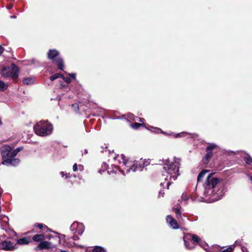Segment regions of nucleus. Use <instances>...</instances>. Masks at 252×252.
<instances>
[{"label": "nucleus", "instance_id": "nucleus-1", "mask_svg": "<svg viewBox=\"0 0 252 252\" xmlns=\"http://www.w3.org/2000/svg\"><path fill=\"white\" fill-rule=\"evenodd\" d=\"M181 159L179 158H174L173 161L170 162L169 159L159 160L158 164L163 165L162 171V176L164 177L165 181H167L166 186L168 189L173 181L176 180L179 176V168L181 165Z\"/></svg>", "mask_w": 252, "mask_h": 252}, {"label": "nucleus", "instance_id": "nucleus-2", "mask_svg": "<svg viewBox=\"0 0 252 252\" xmlns=\"http://www.w3.org/2000/svg\"><path fill=\"white\" fill-rule=\"evenodd\" d=\"M213 175L210 173L207 177L204 185V195L212 196V200L216 201L220 199L224 195L225 189L220 180L214 177Z\"/></svg>", "mask_w": 252, "mask_h": 252}, {"label": "nucleus", "instance_id": "nucleus-3", "mask_svg": "<svg viewBox=\"0 0 252 252\" xmlns=\"http://www.w3.org/2000/svg\"><path fill=\"white\" fill-rule=\"evenodd\" d=\"M35 133L41 136H45L51 134L53 126L48 121H41L37 123L33 127Z\"/></svg>", "mask_w": 252, "mask_h": 252}, {"label": "nucleus", "instance_id": "nucleus-4", "mask_svg": "<svg viewBox=\"0 0 252 252\" xmlns=\"http://www.w3.org/2000/svg\"><path fill=\"white\" fill-rule=\"evenodd\" d=\"M19 73L20 68L14 63H12L10 66H3L0 72L2 76L11 77L15 82L17 81Z\"/></svg>", "mask_w": 252, "mask_h": 252}, {"label": "nucleus", "instance_id": "nucleus-5", "mask_svg": "<svg viewBox=\"0 0 252 252\" xmlns=\"http://www.w3.org/2000/svg\"><path fill=\"white\" fill-rule=\"evenodd\" d=\"M45 239L46 236L43 233L35 234L32 237V240L34 242L39 243V244L34 249L35 251L49 250L52 248V243L45 241Z\"/></svg>", "mask_w": 252, "mask_h": 252}, {"label": "nucleus", "instance_id": "nucleus-6", "mask_svg": "<svg viewBox=\"0 0 252 252\" xmlns=\"http://www.w3.org/2000/svg\"><path fill=\"white\" fill-rule=\"evenodd\" d=\"M47 58L57 65L59 69L63 70V60L60 57V53L57 50L50 49L47 53Z\"/></svg>", "mask_w": 252, "mask_h": 252}, {"label": "nucleus", "instance_id": "nucleus-7", "mask_svg": "<svg viewBox=\"0 0 252 252\" xmlns=\"http://www.w3.org/2000/svg\"><path fill=\"white\" fill-rule=\"evenodd\" d=\"M219 149V146L215 143H208L206 148V154L202 159L203 163L207 164L213 157V153L215 151H218Z\"/></svg>", "mask_w": 252, "mask_h": 252}, {"label": "nucleus", "instance_id": "nucleus-8", "mask_svg": "<svg viewBox=\"0 0 252 252\" xmlns=\"http://www.w3.org/2000/svg\"><path fill=\"white\" fill-rule=\"evenodd\" d=\"M200 239L196 235L187 234L184 237L185 247L189 250L192 249L195 247V243L199 244Z\"/></svg>", "mask_w": 252, "mask_h": 252}, {"label": "nucleus", "instance_id": "nucleus-9", "mask_svg": "<svg viewBox=\"0 0 252 252\" xmlns=\"http://www.w3.org/2000/svg\"><path fill=\"white\" fill-rule=\"evenodd\" d=\"M129 166L130 167L127 169V173L130 172V171L136 172V171H143L145 167H143V162H141V160L138 163V161H132L131 160L129 161L127 158V166Z\"/></svg>", "mask_w": 252, "mask_h": 252}, {"label": "nucleus", "instance_id": "nucleus-10", "mask_svg": "<svg viewBox=\"0 0 252 252\" xmlns=\"http://www.w3.org/2000/svg\"><path fill=\"white\" fill-rule=\"evenodd\" d=\"M1 157L3 161H6L7 159H11L16 156L13 155L12 148L9 146H4L1 150Z\"/></svg>", "mask_w": 252, "mask_h": 252}, {"label": "nucleus", "instance_id": "nucleus-11", "mask_svg": "<svg viewBox=\"0 0 252 252\" xmlns=\"http://www.w3.org/2000/svg\"><path fill=\"white\" fill-rule=\"evenodd\" d=\"M160 133H162L165 135L167 136H173L174 138H179V137H186L187 138H194L195 136H196V134L195 133H188L186 132H182L179 133H174L173 132H171L170 133H167L166 132H164L161 130V131L160 132Z\"/></svg>", "mask_w": 252, "mask_h": 252}, {"label": "nucleus", "instance_id": "nucleus-12", "mask_svg": "<svg viewBox=\"0 0 252 252\" xmlns=\"http://www.w3.org/2000/svg\"><path fill=\"white\" fill-rule=\"evenodd\" d=\"M17 248V244L14 245L10 241L4 240L0 244V249L6 251H13Z\"/></svg>", "mask_w": 252, "mask_h": 252}, {"label": "nucleus", "instance_id": "nucleus-13", "mask_svg": "<svg viewBox=\"0 0 252 252\" xmlns=\"http://www.w3.org/2000/svg\"><path fill=\"white\" fill-rule=\"evenodd\" d=\"M166 221L173 229H178L179 228L177 221L171 215H168L166 217Z\"/></svg>", "mask_w": 252, "mask_h": 252}, {"label": "nucleus", "instance_id": "nucleus-14", "mask_svg": "<svg viewBox=\"0 0 252 252\" xmlns=\"http://www.w3.org/2000/svg\"><path fill=\"white\" fill-rule=\"evenodd\" d=\"M108 173L109 174H111V173L115 174H119L120 173L123 175H125V171L124 169H122L121 167L118 165H112V168L110 170H108Z\"/></svg>", "mask_w": 252, "mask_h": 252}, {"label": "nucleus", "instance_id": "nucleus-15", "mask_svg": "<svg viewBox=\"0 0 252 252\" xmlns=\"http://www.w3.org/2000/svg\"><path fill=\"white\" fill-rule=\"evenodd\" d=\"M32 242L30 236L25 237L17 240V244L20 245H28Z\"/></svg>", "mask_w": 252, "mask_h": 252}, {"label": "nucleus", "instance_id": "nucleus-16", "mask_svg": "<svg viewBox=\"0 0 252 252\" xmlns=\"http://www.w3.org/2000/svg\"><path fill=\"white\" fill-rule=\"evenodd\" d=\"M20 159L17 158H13L11 159H7L6 161H2L3 164H10L13 166H17L20 163Z\"/></svg>", "mask_w": 252, "mask_h": 252}, {"label": "nucleus", "instance_id": "nucleus-17", "mask_svg": "<svg viewBox=\"0 0 252 252\" xmlns=\"http://www.w3.org/2000/svg\"><path fill=\"white\" fill-rule=\"evenodd\" d=\"M34 227L38 228L40 230H42L46 232L50 231V232H53L56 234H58L57 232L52 230L51 229L48 228L47 226H46V225H45L43 223H35L34 224Z\"/></svg>", "mask_w": 252, "mask_h": 252}, {"label": "nucleus", "instance_id": "nucleus-18", "mask_svg": "<svg viewBox=\"0 0 252 252\" xmlns=\"http://www.w3.org/2000/svg\"><path fill=\"white\" fill-rule=\"evenodd\" d=\"M146 129L149 130L150 131L155 132L156 133H159L160 131H161V129L157 127H154L153 126H149L148 127H146Z\"/></svg>", "mask_w": 252, "mask_h": 252}, {"label": "nucleus", "instance_id": "nucleus-19", "mask_svg": "<svg viewBox=\"0 0 252 252\" xmlns=\"http://www.w3.org/2000/svg\"><path fill=\"white\" fill-rule=\"evenodd\" d=\"M209 172V170H202L199 174H198L197 176V182H199L201 181H202V179L203 177H204V175L208 173Z\"/></svg>", "mask_w": 252, "mask_h": 252}, {"label": "nucleus", "instance_id": "nucleus-20", "mask_svg": "<svg viewBox=\"0 0 252 252\" xmlns=\"http://www.w3.org/2000/svg\"><path fill=\"white\" fill-rule=\"evenodd\" d=\"M173 211L174 212H175L176 215V217L178 219H181L182 217V212L180 210V207H174L173 208Z\"/></svg>", "mask_w": 252, "mask_h": 252}, {"label": "nucleus", "instance_id": "nucleus-21", "mask_svg": "<svg viewBox=\"0 0 252 252\" xmlns=\"http://www.w3.org/2000/svg\"><path fill=\"white\" fill-rule=\"evenodd\" d=\"M34 80L32 78H24L22 82L25 85H31L33 83Z\"/></svg>", "mask_w": 252, "mask_h": 252}, {"label": "nucleus", "instance_id": "nucleus-22", "mask_svg": "<svg viewBox=\"0 0 252 252\" xmlns=\"http://www.w3.org/2000/svg\"><path fill=\"white\" fill-rule=\"evenodd\" d=\"M62 77H63V75L61 73H56L50 76V79L51 81H54L59 78H62Z\"/></svg>", "mask_w": 252, "mask_h": 252}, {"label": "nucleus", "instance_id": "nucleus-23", "mask_svg": "<svg viewBox=\"0 0 252 252\" xmlns=\"http://www.w3.org/2000/svg\"><path fill=\"white\" fill-rule=\"evenodd\" d=\"M108 164L105 162H103L102 164L101 168L99 170L98 172L100 174H102V172H104L105 170H106L108 169Z\"/></svg>", "mask_w": 252, "mask_h": 252}, {"label": "nucleus", "instance_id": "nucleus-24", "mask_svg": "<svg viewBox=\"0 0 252 252\" xmlns=\"http://www.w3.org/2000/svg\"><path fill=\"white\" fill-rule=\"evenodd\" d=\"M145 125L144 124H139V123H134L133 124H130V126L134 129H138L140 126H144Z\"/></svg>", "mask_w": 252, "mask_h": 252}, {"label": "nucleus", "instance_id": "nucleus-25", "mask_svg": "<svg viewBox=\"0 0 252 252\" xmlns=\"http://www.w3.org/2000/svg\"><path fill=\"white\" fill-rule=\"evenodd\" d=\"M7 89V86L2 81L0 80V91H4Z\"/></svg>", "mask_w": 252, "mask_h": 252}, {"label": "nucleus", "instance_id": "nucleus-26", "mask_svg": "<svg viewBox=\"0 0 252 252\" xmlns=\"http://www.w3.org/2000/svg\"><path fill=\"white\" fill-rule=\"evenodd\" d=\"M93 252H104L103 249L100 246H96L94 247L93 250Z\"/></svg>", "mask_w": 252, "mask_h": 252}, {"label": "nucleus", "instance_id": "nucleus-27", "mask_svg": "<svg viewBox=\"0 0 252 252\" xmlns=\"http://www.w3.org/2000/svg\"><path fill=\"white\" fill-rule=\"evenodd\" d=\"M77 227H78V228L80 227V228H81L80 230H77L75 231V233H77V234H78V235H81L83 233V228H83V226L82 225V224H79L78 223H77Z\"/></svg>", "mask_w": 252, "mask_h": 252}, {"label": "nucleus", "instance_id": "nucleus-28", "mask_svg": "<svg viewBox=\"0 0 252 252\" xmlns=\"http://www.w3.org/2000/svg\"><path fill=\"white\" fill-rule=\"evenodd\" d=\"M189 199V196L187 195V193H183L181 196L182 201H184L185 202V204L187 203V201Z\"/></svg>", "mask_w": 252, "mask_h": 252}, {"label": "nucleus", "instance_id": "nucleus-29", "mask_svg": "<svg viewBox=\"0 0 252 252\" xmlns=\"http://www.w3.org/2000/svg\"><path fill=\"white\" fill-rule=\"evenodd\" d=\"M23 147H18L17 148H16V149H15L13 151V155L16 156L17 155V154L19 152H20L22 150H23Z\"/></svg>", "mask_w": 252, "mask_h": 252}, {"label": "nucleus", "instance_id": "nucleus-30", "mask_svg": "<svg viewBox=\"0 0 252 252\" xmlns=\"http://www.w3.org/2000/svg\"><path fill=\"white\" fill-rule=\"evenodd\" d=\"M141 162H143V167L147 166L150 163V162L148 160H143L142 159H141Z\"/></svg>", "mask_w": 252, "mask_h": 252}, {"label": "nucleus", "instance_id": "nucleus-31", "mask_svg": "<svg viewBox=\"0 0 252 252\" xmlns=\"http://www.w3.org/2000/svg\"><path fill=\"white\" fill-rule=\"evenodd\" d=\"M199 245L205 250H206L207 248L208 247L207 244L205 242H202V241H200Z\"/></svg>", "mask_w": 252, "mask_h": 252}, {"label": "nucleus", "instance_id": "nucleus-32", "mask_svg": "<svg viewBox=\"0 0 252 252\" xmlns=\"http://www.w3.org/2000/svg\"><path fill=\"white\" fill-rule=\"evenodd\" d=\"M62 78L64 80V81L67 84L70 83L71 81V79L69 77H65L63 76V77H62Z\"/></svg>", "mask_w": 252, "mask_h": 252}, {"label": "nucleus", "instance_id": "nucleus-33", "mask_svg": "<svg viewBox=\"0 0 252 252\" xmlns=\"http://www.w3.org/2000/svg\"><path fill=\"white\" fill-rule=\"evenodd\" d=\"M72 239L73 240L76 241L79 239V237L77 235H74L70 238H68V239Z\"/></svg>", "mask_w": 252, "mask_h": 252}, {"label": "nucleus", "instance_id": "nucleus-34", "mask_svg": "<svg viewBox=\"0 0 252 252\" xmlns=\"http://www.w3.org/2000/svg\"><path fill=\"white\" fill-rule=\"evenodd\" d=\"M73 170L74 172L77 171L78 170V165L77 163H75L73 165Z\"/></svg>", "mask_w": 252, "mask_h": 252}, {"label": "nucleus", "instance_id": "nucleus-35", "mask_svg": "<svg viewBox=\"0 0 252 252\" xmlns=\"http://www.w3.org/2000/svg\"><path fill=\"white\" fill-rule=\"evenodd\" d=\"M68 75L72 79H76V74L75 73H69Z\"/></svg>", "mask_w": 252, "mask_h": 252}, {"label": "nucleus", "instance_id": "nucleus-36", "mask_svg": "<svg viewBox=\"0 0 252 252\" xmlns=\"http://www.w3.org/2000/svg\"><path fill=\"white\" fill-rule=\"evenodd\" d=\"M4 48L0 45V56L1 55V54L4 52Z\"/></svg>", "mask_w": 252, "mask_h": 252}, {"label": "nucleus", "instance_id": "nucleus-37", "mask_svg": "<svg viewBox=\"0 0 252 252\" xmlns=\"http://www.w3.org/2000/svg\"><path fill=\"white\" fill-rule=\"evenodd\" d=\"M13 5L12 4L9 3V4L7 5L6 8L8 9H11L13 7Z\"/></svg>", "mask_w": 252, "mask_h": 252}, {"label": "nucleus", "instance_id": "nucleus-38", "mask_svg": "<svg viewBox=\"0 0 252 252\" xmlns=\"http://www.w3.org/2000/svg\"><path fill=\"white\" fill-rule=\"evenodd\" d=\"M164 194V192H163V190H160L159 192V196H162L163 197Z\"/></svg>", "mask_w": 252, "mask_h": 252}, {"label": "nucleus", "instance_id": "nucleus-39", "mask_svg": "<svg viewBox=\"0 0 252 252\" xmlns=\"http://www.w3.org/2000/svg\"><path fill=\"white\" fill-rule=\"evenodd\" d=\"M123 156V166H126V159H125V156Z\"/></svg>", "mask_w": 252, "mask_h": 252}, {"label": "nucleus", "instance_id": "nucleus-40", "mask_svg": "<svg viewBox=\"0 0 252 252\" xmlns=\"http://www.w3.org/2000/svg\"><path fill=\"white\" fill-rule=\"evenodd\" d=\"M241 249H242V251H243V252H249L247 248L245 247H242Z\"/></svg>", "mask_w": 252, "mask_h": 252}, {"label": "nucleus", "instance_id": "nucleus-41", "mask_svg": "<svg viewBox=\"0 0 252 252\" xmlns=\"http://www.w3.org/2000/svg\"><path fill=\"white\" fill-rule=\"evenodd\" d=\"M101 111H99V112H101ZM96 113H92L91 114L94 116H99V114L98 113V112H99V111H96Z\"/></svg>", "mask_w": 252, "mask_h": 252}, {"label": "nucleus", "instance_id": "nucleus-42", "mask_svg": "<svg viewBox=\"0 0 252 252\" xmlns=\"http://www.w3.org/2000/svg\"><path fill=\"white\" fill-rule=\"evenodd\" d=\"M65 178L67 179V178H70L71 177V175L70 173H65Z\"/></svg>", "mask_w": 252, "mask_h": 252}, {"label": "nucleus", "instance_id": "nucleus-43", "mask_svg": "<svg viewBox=\"0 0 252 252\" xmlns=\"http://www.w3.org/2000/svg\"><path fill=\"white\" fill-rule=\"evenodd\" d=\"M56 238L58 240V241H59V243H60V244H62V243H61V237H59V236H56Z\"/></svg>", "mask_w": 252, "mask_h": 252}, {"label": "nucleus", "instance_id": "nucleus-44", "mask_svg": "<svg viewBox=\"0 0 252 252\" xmlns=\"http://www.w3.org/2000/svg\"><path fill=\"white\" fill-rule=\"evenodd\" d=\"M138 119H139V121L140 122L142 123V124H144L143 123H144V122L145 121L144 119H143V118H138Z\"/></svg>", "mask_w": 252, "mask_h": 252}, {"label": "nucleus", "instance_id": "nucleus-45", "mask_svg": "<svg viewBox=\"0 0 252 252\" xmlns=\"http://www.w3.org/2000/svg\"><path fill=\"white\" fill-rule=\"evenodd\" d=\"M52 237V235L49 234L46 236V239H50Z\"/></svg>", "mask_w": 252, "mask_h": 252}, {"label": "nucleus", "instance_id": "nucleus-46", "mask_svg": "<svg viewBox=\"0 0 252 252\" xmlns=\"http://www.w3.org/2000/svg\"><path fill=\"white\" fill-rule=\"evenodd\" d=\"M61 174L62 175V177L65 176V173L63 171L61 172Z\"/></svg>", "mask_w": 252, "mask_h": 252}, {"label": "nucleus", "instance_id": "nucleus-47", "mask_svg": "<svg viewBox=\"0 0 252 252\" xmlns=\"http://www.w3.org/2000/svg\"><path fill=\"white\" fill-rule=\"evenodd\" d=\"M61 85H62V87H63V88H68V85H63V84H62Z\"/></svg>", "mask_w": 252, "mask_h": 252}, {"label": "nucleus", "instance_id": "nucleus-48", "mask_svg": "<svg viewBox=\"0 0 252 252\" xmlns=\"http://www.w3.org/2000/svg\"><path fill=\"white\" fill-rule=\"evenodd\" d=\"M164 183H165V182H163V183L161 182L160 185L161 186H163V185L164 184Z\"/></svg>", "mask_w": 252, "mask_h": 252}, {"label": "nucleus", "instance_id": "nucleus-49", "mask_svg": "<svg viewBox=\"0 0 252 252\" xmlns=\"http://www.w3.org/2000/svg\"><path fill=\"white\" fill-rule=\"evenodd\" d=\"M60 252H68L65 251V250H63V251H61Z\"/></svg>", "mask_w": 252, "mask_h": 252}, {"label": "nucleus", "instance_id": "nucleus-50", "mask_svg": "<svg viewBox=\"0 0 252 252\" xmlns=\"http://www.w3.org/2000/svg\"><path fill=\"white\" fill-rule=\"evenodd\" d=\"M73 225H74V224H73L72 225H71V226H70L71 229L73 227Z\"/></svg>", "mask_w": 252, "mask_h": 252}, {"label": "nucleus", "instance_id": "nucleus-51", "mask_svg": "<svg viewBox=\"0 0 252 252\" xmlns=\"http://www.w3.org/2000/svg\"><path fill=\"white\" fill-rule=\"evenodd\" d=\"M77 105V108H78V105H77V104H73V105H72V106H74V105Z\"/></svg>", "mask_w": 252, "mask_h": 252}, {"label": "nucleus", "instance_id": "nucleus-52", "mask_svg": "<svg viewBox=\"0 0 252 252\" xmlns=\"http://www.w3.org/2000/svg\"><path fill=\"white\" fill-rule=\"evenodd\" d=\"M188 244H189V246H191V244H190V243H189Z\"/></svg>", "mask_w": 252, "mask_h": 252}, {"label": "nucleus", "instance_id": "nucleus-53", "mask_svg": "<svg viewBox=\"0 0 252 252\" xmlns=\"http://www.w3.org/2000/svg\"><path fill=\"white\" fill-rule=\"evenodd\" d=\"M79 167H82V166L81 165H79Z\"/></svg>", "mask_w": 252, "mask_h": 252}, {"label": "nucleus", "instance_id": "nucleus-54", "mask_svg": "<svg viewBox=\"0 0 252 252\" xmlns=\"http://www.w3.org/2000/svg\"><path fill=\"white\" fill-rule=\"evenodd\" d=\"M115 116H116V117H117V118H120L119 117V116H117L116 114H115Z\"/></svg>", "mask_w": 252, "mask_h": 252}, {"label": "nucleus", "instance_id": "nucleus-55", "mask_svg": "<svg viewBox=\"0 0 252 252\" xmlns=\"http://www.w3.org/2000/svg\"><path fill=\"white\" fill-rule=\"evenodd\" d=\"M125 116V115H122V117H124Z\"/></svg>", "mask_w": 252, "mask_h": 252}, {"label": "nucleus", "instance_id": "nucleus-56", "mask_svg": "<svg viewBox=\"0 0 252 252\" xmlns=\"http://www.w3.org/2000/svg\"><path fill=\"white\" fill-rule=\"evenodd\" d=\"M62 236H63V237H65V235H62Z\"/></svg>", "mask_w": 252, "mask_h": 252}, {"label": "nucleus", "instance_id": "nucleus-57", "mask_svg": "<svg viewBox=\"0 0 252 252\" xmlns=\"http://www.w3.org/2000/svg\"><path fill=\"white\" fill-rule=\"evenodd\" d=\"M237 154H236V153H235V155H236V154H238V153H239V152H238V151H237Z\"/></svg>", "mask_w": 252, "mask_h": 252}]
</instances>
